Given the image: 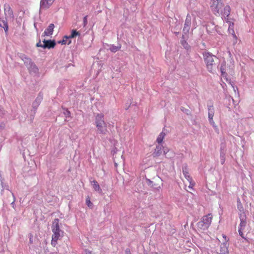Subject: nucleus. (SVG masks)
I'll use <instances>...</instances> for the list:
<instances>
[{"mask_svg": "<svg viewBox=\"0 0 254 254\" xmlns=\"http://www.w3.org/2000/svg\"><path fill=\"white\" fill-rule=\"evenodd\" d=\"M55 0H41L40 6L41 8H48L54 2Z\"/></svg>", "mask_w": 254, "mask_h": 254, "instance_id": "nucleus-9", "label": "nucleus"}, {"mask_svg": "<svg viewBox=\"0 0 254 254\" xmlns=\"http://www.w3.org/2000/svg\"><path fill=\"white\" fill-rule=\"evenodd\" d=\"M86 203L88 205V206L90 208H92L93 207V203L90 201V198L89 196H88L86 199Z\"/></svg>", "mask_w": 254, "mask_h": 254, "instance_id": "nucleus-24", "label": "nucleus"}, {"mask_svg": "<svg viewBox=\"0 0 254 254\" xmlns=\"http://www.w3.org/2000/svg\"><path fill=\"white\" fill-rule=\"evenodd\" d=\"M95 125L99 133L104 134L106 133L107 131V124L104 121L103 115L98 114L96 116Z\"/></svg>", "mask_w": 254, "mask_h": 254, "instance_id": "nucleus-3", "label": "nucleus"}, {"mask_svg": "<svg viewBox=\"0 0 254 254\" xmlns=\"http://www.w3.org/2000/svg\"><path fill=\"white\" fill-rule=\"evenodd\" d=\"M240 219L241 220V223L239 228H242L244 229L247 224L246 216L245 212H242L240 214Z\"/></svg>", "mask_w": 254, "mask_h": 254, "instance_id": "nucleus-10", "label": "nucleus"}, {"mask_svg": "<svg viewBox=\"0 0 254 254\" xmlns=\"http://www.w3.org/2000/svg\"><path fill=\"white\" fill-rule=\"evenodd\" d=\"M224 11H222V15H223L225 18L228 17L231 12V8L229 5H226L224 7Z\"/></svg>", "mask_w": 254, "mask_h": 254, "instance_id": "nucleus-16", "label": "nucleus"}, {"mask_svg": "<svg viewBox=\"0 0 254 254\" xmlns=\"http://www.w3.org/2000/svg\"><path fill=\"white\" fill-rule=\"evenodd\" d=\"M59 221V220L58 219H55L53 221V225L52 227L53 234L52 237L51 245L54 247L57 244V241L61 237V230L60 229Z\"/></svg>", "mask_w": 254, "mask_h": 254, "instance_id": "nucleus-2", "label": "nucleus"}, {"mask_svg": "<svg viewBox=\"0 0 254 254\" xmlns=\"http://www.w3.org/2000/svg\"><path fill=\"white\" fill-rule=\"evenodd\" d=\"M221 1V0H210V9L213 14L216 16H219L222 14V9L224 7V4Z\"/></svg>", "mask_w": 254, "mask_h": 254, "instance_id": "nucleus-5", "label": "nucleus"}, {"mask_svg": "<svg viewBox=\"0 0 254 254\" xmlns=\"http://www.w3.org/2000/svg\"><path fill=\"white\" fill-rule=\"evenodd\" d=\"M203 56L208 71L213 73L218 68L219 63L218 59L208 52L203 53Z\"/></svg>", "mask_w": 254, "mask_h": 254, "instance_id": "nucleus-1", "label": "nucleus"}, {"mask_svg": "<svg viewBox=\"0 0 254 254\" xmlns=\"http://www.w3.org/2000/svg\"><path fill=\"white\" fill-rule=\"evenodd\" d=\"M125 254H131V252L129 249H127L125 250Z\"/></svg>", "mask_w": 254, "mask_h": 254, "instance_id": "nucleus-31", "label": "nucleus"}, {"mask_svg": "<svg viewBox=\"0 0 254 254\" xmlns=\"http://www.w3.org/2000/svg\"><path fill=\"white\" fill-rule=\"evenodd\" d=\"M191 24V17L189 14L187 15V17L185 20V23L184 25V27L183 29V31L186 32H189L190 30V25Z\"/></svg>", "mask_w": 254, "mask_h": 254, "instance_id": "nucleus-12", "label": "nucleus"}, {"mask_svg": "<svg viewBox=\"0 0 254 254\" xmlns=\"http://www.w3.org/2000/svg\"><path fill=\"white\" fill-rule=\"evenodd\" d=\"M92 184L93 185V189L96 191H97L99 193L102 192V189H101L99 184L96 180H93L92 182Z\"/></svg>", "mask_w": 254, "mask_h": 254, "instance_id": "nucleus-18", "label": "nucleus"}, {"mask_svg": "<svg viewBox=\"0 0 254 254\" xmlns=\"http://www.w3.org/2000/svg\"><path fill=\"white\" fill-rule=\"evenodd\" d=\"M67 117H70V112L68 110H66V113H65Z\"/></svg>", "mask_w": 254, "mask_h": 254, "instance_id": "nucleus-32", "label": "nucleus"}, {"mask_svg": "<svg viewBox=\"0 0 254 254\" xmlns=\"http://www.w3.org/2000/svg\"><path fill=\"white\" fill-rule=\"evenodd\" d=\"M234 23H232L230 25L228 29V31L229 33L231 34L234 38V39L237 41V37L236 35L235 34V32L234 29Z\"/></svg>", "mask_w": 254, "mask_h": 254, "instance_id": "nucleus-19", "label": "nucleus"}, {"mask_svg": "<svg viewBox=\"0 0 254 254\" xmlns=\"http://www.w3.org/2000/svg\"><path fill=\"white\" fill-rule=\"evenodd\" d=\"M0 26L4 29L5 33L7 32L8 26L6 20H0Z\"/></svg>", "mask_w": 254, "mask_h": 254, "instance_id": "nucleus-20", "label": "nucleus"}, {"mask_svg": "<svg viewBox=\"0 0 254 254\" xmlns=\"http://www.w3.org/2000/svg\"><path fill=\"white\" fill-rule=\"evenodd\" d=\"M156 254H158L157 253H156Z\"/></svg>", "mask_w": 254, "mask_h": 254, "instance_id": "nucleus-37", "label": "nucleus"}, {"mask_svg": "<svg viewBox=\"0 0 254 254\" xmlns=\"http://www.w3.org/2000/svg\"><path fill=\"white\" fill-rule=\"evenodd\" d=\"M165 135H166V134L165 132H161L157 138V140H156L157 142L158 143H161L163 141Z\"/></svg>", "mask_w": 254, "mask_h": 254, "instance_id": "nucleus-22", "label": "nucleus"}, {"mask_svg": "<svg viewBox=\"0 0 254 254\" xmlns=\"http://www.w3.org/2000/svg\"><path fill=\"white\" fill-rule=\"evenodd\" d=\"M87 24V16H85L83 18V25L85 26Z\"/></svg>", "mask_w": 254, "mask_h": 254, "instance_id": "nucleus-27", "label": "nucleus"}, {"mask_svg": "<svg viewBox=\"0 0 254 254\" xmlns=\"http://www.w3.org/2000/svg\"><path fill=\"white\" fill-rule=\"evenodd\" d=\"M43 45L41 44L40 41H39V42L36 44V47H37L43 48Z\"/></svg>", "mask_w": 254, "mask_h": 254, "instance_id": "nucleus-30", "label": "nucleus"}, {"mask_svg": "<svg viewBox=\"0 0 254 254\" xmlns=\"http://www.w3.org/2000/svg\"><path fill=\"white\" fill-rule=\"evenodd\" d=\"M67 39H66V38H64V36L63 40L61 42H59V43H62V44H65L66 43Z\"/></svg>", "mask_w": 254, "mask_h": 254, "instance_id": "nucleus-29", "label": "nucleus"}, {"mask_svg": "<svg viewBox=\"0 0 254 254\" xmlns=\"http://www.w3.org/2000/svg\"><path fill=\"white\" fill-rule=\"evenodd\" d=\"M223 237L225 239V240L226 239V236H224Z\"/></svg>", "mask_w": 254, "mask_h": 254, "instance_id": "nucleus-34", "label": "nucleus"}, {"mask_svg": "<svg viewBox=\"0 0 254 254\" xmlns=\"http://www.w3.org/2000/svg\"><path fill=\"white\" fill-rule=\"evenodd\" d=\"M21 59L27 66L29 67H33L34 68H37L36 65L32 62L30 58L27 57L25 55H23L21 57Z\"/></svg>", "mask_w": 254, "mask_h": 254, "instance_id": "nucleus-7", "label": "nucleus"}, {"mask_svg": "<svg viewBox=\"0 0 254 254\" xmlns=\"http://www.w3.org/2000/svg\"><path fill=\"white\" fill-rule=\"evenodd\" d=\"M214 115V109L213 105L208 106V118L210 123H214L213 118Z\"/></svg>", "mask_w": 254, "mask_h": 254, "instance_id": "nucleus-14", "label": "nucleus"}, {"mask_svg": "<svg viewBox=\"0 0 254 254\" xmlns=\"http://www.w3.org/2000/svg\"><path fill=\"white\" fill-rule=\"evenodd\" d=\"M243 230H244V229H242V228H239V229H238V231H239V233L240 235L243 238H245L244 236V234L243 233Z\"/></svg>", "mask_w": 254, "mask_h": 254, "instance_id": "nucleus-26", "label": "nucleus"}, {"mask_svg": "<svg viewBox=\"0 0 254 254\" xmlns=\"http://www.w3.org/2000/svg\"><path fill=\"white\" fill-rule=\"evenodd\" d=\"M43 43H44V44L43 46V48L44 49L54 48L55 47V46H56V42L54 40H44Z\"/></svg>", "mask_w": 254, "mask_h": 254, "instance_id": "nucleus-8", "label": "nucleus"}, {"mask_svg": "<svg viewBox=\"0 0 254 254\" xmlns=\"http://www.w3.org/2000/svg\"><path fill=\"white\" fill-rule=\"evenodd\" d=\"M224 162V160H222V163L223 164Z\"/></svg>", "mask_w": 254, "mask_h": 254, "instance_id": "nucleus-36", "label": "nucleus"}, {"mask_svg": "<svg viewBox=\"0 0 254 254\" xmlns=\"http://www.w3.org/2000/svg\"><path fill=\"white\" fill-rule=\"evenodd\" d=\"M212 218L211 213L203 216L197 224V228L202 230L207 229L211 223Z\"/></svg>", "mask_w": 254, "mask_h": 254, "instance_id": "nucleus-4", "label": "nucleus"}, {"mask_svg": "<svg viewBox=\"0 0 254 254\" xmlns=\"http://www.w3.org/2000/svg\"><path fill=\"white\" fill-rule=\"evenodd\" d=\"M4 11L6 16L8 17H13L12 10L8 4H5L4 5Z\"/></svg>", "mask_w": 254, "mask_h": 254, "instance_id": "nucleus-13", "label": "nucleus"}, {"mask_svg": "<svg viewBox=\"0 0 254 254\" xmlns=\"http://www.w3.org/2000/svg\"><path fill=\"white\" fill-rule=\"evenodd\" d=\"M163 148V153L166 155L169 151V149L167 147H162Z\"/></svg>", "mask_w": 254, "mask_h": 254, "instance_id": "nucleus-28", "label": "nucleus"}, {"mask_svg": "<svg viewBox=\"0 0 254 254\" xmlns=\"http://www.w3.org/2000/svg\"><path fill=\"white\" fill-rule=\"evenodd\" d=\"M119 49H120V48H119L118 47H116V46H112L110 48L111 51L113 52H116L118 51Z\"/></svg>", "mask_w": 254, "mask_h": 254, "instance_id": "nucleus-25", "label": "nucleus"}, {"mask_svg": "<svg viewBox=\"0 0 254 254\" xmlns=\"http://www.w3.org/2000/svg\"><path fill=\"white\" fill-rule=\"evenodd\" d=\"M193 24L194 25V28H195L197 26V23L195 18L193 20Z\"/></svg>", "mask_w": 254, "mask_h": 254, "instance_id": "nucleus-33", "label": "nucleus"}, {"mask_svg": "<svg viewBox=\"0 0 254 254\" xmlns=\"http://www.w3.org/2000/svg\"><path fill=\"white\" fill-rule=\"evenodd\" d=\"M80 34L78 31H76L75 30H72L71 35L69 36H65L64 38H66V39L73 38L76 36H80Z\"/></svg>", "mask_w": 254, "mask_h": 254, "instance_id": "nucleus-21", "label": "nucleus"}, {"mask_svg": "<svg viewBox=\"0 0 254 254\" xmlns=\"http://www.w3.org/2000/svg\"><path fill=\"white\" fill-rule=\"evenodd\" d=\"M225 66H226L225 62H223L221 64V66L220 67V71H221V76L223 78L226 79V80H228L227 78V74L226 72Z\"/></svg>", "mask_w": 254, "mask_h": 254, "instance_id": "nucleus-17", "label": "nucleus"}, {"mask_svg": "<svg viewBox=\"0 0 254 254\" xmlns=\"http://www.w3.org/2000/svg\"><path fill=\"white\" fill-rule=\"evenodd\" d=\"M162 147V146H156L155 152H154V155L155 156H159L161 154Z\"/></svg>", "mask_w": 254, "mask_h": 254, "instance_id": "nucleus-23", "label": "nucleus"}, {"mask_svg": "<svg viewBox=\"0 0 254 254\" xmlns=\"http://www.w3.org/2000/svg\"><path fill=\"white\" fill-rule=\"evenodd\" d=\"M54 27L55 26L54 24H50L49 26L45 29L43 34V36H49L52 35Z\"/></svg>", "mask_w": 254, "mask_h": 254, "instance_id": "nucleus-11", "label": "nucleus"}, {"mask_svg": "<svg viewBox=\"0 0 254 254\" xmlns=\"http://www.w3.org/2000/svg\"><path fill=\"white\" fill-rule=\"evenodd\" d=\"M183 174L186 178V179L189 181L190 183V185L189 186V188L190 189H192L193 187L195 185L194 182L193 181L192 178L189 174V168L187 165H185L182 168Z\"/></svg>", "mask_w": 254, "mask_h": 254, "instance_id": "nucleus-6", "label": "nucleus"}, {"mask_svg": "<svg viewBox=\"0 0 254 254\" xmlns=\"http://www.w3.org/2000/svg\"><path fill=\"white\" fill-rule=\"evenodd\" d=\"M228 244L226 242L224 243L221 245L220 247V254H228Z\"/></svg>", "mask_w": 254, "mask_h": 254, "instance_id": "nucleus-15", "label": "nucleus"}, {"mask_svg": "<svg viewBox=\"0 0 254 254\" xmlns=\"http://www.w3.org/2000/svg\"><path fill=\"white\" fill-rule=\"evenodd\" d=\"M224 162V160H222V163L223 164Z\"/></svg>", "mask_w": 254, "mask_h": 254, "instance_id": "nucleus-35", "label": "nucleus"}]
</instances>
